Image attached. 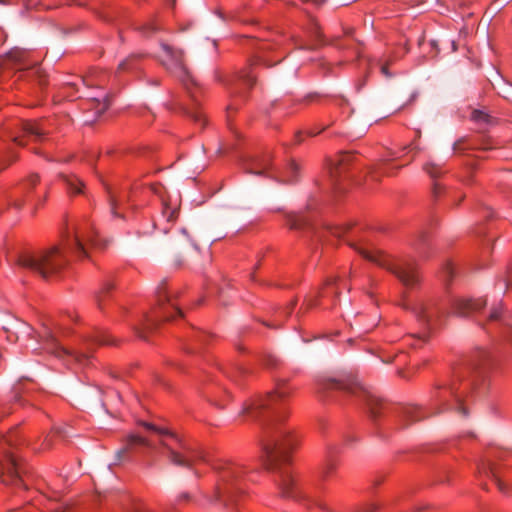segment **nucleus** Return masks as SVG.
Returning <instances> with one entry per match:
<instances>
[{"label":"nucleus","instance_id":"f257e3e1","mask_svg":"<svg viewBox=\"0 0 512 512\" xmlns=\"http://www.w3.org/2000/svg\"><path fill=\"white\" fill-rule=\"evenodd\" d=\"M288 395L289 390L280 386L274 393L245 406L243 413L254 420H264L261 437L264 465L267 470L277 473L275 482L282 496L296 499L301 496L299 489L291 473L280 467L287 461L288 452L294 445L291 431L282 426L284 416L278 411V403Z\"/></svg>","mask_w":512,"mask_h":512},{"label":"nucleus","instance_id":"f03ea898","mask_svg":"<svg viewBox=\"0 0 512 512\" xmlns=\"http://www.w3.org/2000/svg\"><path fill=\"white\" fill-rule=\"evenodd\" d=\"M317 392L324 395L329 390H340L365 401L370 418L376 422L382 410L386 409L381 400L367 390L351 373L324 375L316 380Z\"/></svg>","mask_w":512,"mask_h":512},{"label":"nucleus","instance_id":"7ed1b4c3","mask_svg":"<svg viewBox=\"0 0 512 512\" xmlns=\"http://www.w3.org/2000/svg\"><path fill=\"white\" fill-rule=\"evenodd\" d=\"M16 263L21 269L48 280L59 275L68 264V260L58 246H51L37 251L23 252L17 256Z\"/></svg>","mask_w":512,"mask_h":512},{"label":"nucleus","instance_id":"20e7f679","mask_svg":"<svg viewBox=\"0 0 512 512\" xmlns=\"http://www.w3.org/2000/svg\"><path fill=\"white\" fill-rule=\"evenodd\" d=\"M141 424L159 436L158 443L165 449V455L172 464L191 468L195 459L199 458L174 432L152 423L142 422Z\"/></svg>","mask_w":512,"mask_h":512},{"label":"nucleus","instance_id":"39448f33","mask_svg":"<svg viewBox=\"0 0 512 512\" xmlns=\"http://www.w3.org/2000/svg\"><path fill=\"white\" fill-rule=\"evenodd\" d=\"M365 259L389 270L397 279L408 288H414L420 283L418 264L412 260H400L397 263H390L379 250H368L351 245Z\"/></svg>","mask_w":512,"mask_h":512},{"label":"nucleus","instance_id":"423d86ee","mask_svg":"<svg viewBox=\"0 0 512 512\" xmlns=\"http://www.w3.org/2000/svg\"><path fill=\"white\" fill-rule=\"evenodd\" d=\"M7 445H10V440L0 443V481L5 485L25 487L22 477L26 471L14 455L7 450Z\"/></svg>","mask_w":512,"mask_h":512},{"label":"nucleus","instance_id":"0eeeda50","mask_svg":"<svg viewBox=\"0 0 512 512\" xmlns=\"http://www.w3.org/2000/svg\"><path fill=\"white\" fill-rule=\"evenodd\" d=\"M243 475V470L238 465L229 464L220 469V483L217 486L215 498L228 506L233 501V490H239L236 486Z\"/></svg>","mask_w":512,"mask_h":512},{"label":"nucleus","instance_id":"6e6552de","mask_svg":"<svg viewBox=\"0 0 512 512\" xmlns=\"http://www.w3.org/2000/svg\"><path fill=\"white\" fill-rule=\"evenodd\" d=\"M405 308L411 310L418 321L424 324H430L433 320L440 321L448 316V312L441 306L439 298L419 300L412 305H405Z\"/></svg>","mask_w":512,"mask_h":512},{"label":"nucleus","instance_id":"1a4fd4ad","mask_svg":"<svg viewBox=\"0 0 512 512\" xmlns=\"http://www.w3.org/2000/svg\"><path fill=\"white\" fill-rule=\"evenodd\" d=\"M28 51L12 48L0 58V81H4L16 71L29 69L33 64L28 60Z\"/></svg>","mask_w":512,"mask_h":512},{"label":"nucleus","instance_id":"9d476101","mask_svg":"<svg viewBox=\"0 0 512 512\" xmlns=\"http://www.w3.org/2000/svg\"><path fill=\"white\" fill-rule=\"evenodd\" d=\"M67 247L72 253L78 257H87V245L91 244L93 247H100V242L95 238V235L88 227H77L73 231V235L66 240Z\"/></svg>","mask_w":512,"mask_h":512},{"label":"nucleus","instance_id":"9b49d317","mask_svg":"<svg viewBox=\"0 0 512 512\" xmlns=\"http://www.w3.org/2000/svg\"><path fill=\"white\" fill-rule=\"evenodd\" d=\"M156 296L158 302V311L163 315L164 319L170 320L172 316L168 313V306L175 310L178 315L182 316V311L175 306L172 301L176 297L175 293H170L166 288V281L162 280L156 289Z\"/></svg>","mask_w":512,"mask_h":512},{"label":"nucleus","instance_id":"f8f14e48","mask_svg":"<svg viewBox=\"0 0 512 512\" xmlns=\"http://www.w3.org/2000/svg\"><path fill=\"white\" fill-rule=\"evenodd\" d=\"M161 48L165 53V58L161 59V63L167 69L180 70L183 74H186V68L184 66V51L182 49H175L172 46L161 43Z\"/></svg>","mask_w":512,"mask_h":512},{"label":"nucleus","instance_id":"ddd939ff","mask_svg":"<svg viewBox=\"0 0 512 512\" xmlns=\"http://www.w3.org/2000/svg\"><path fill=\"white\" fill-rule=\"evenodd\" d=\"M486 303V300L482 298L476 300L455 298L452 301L453 314L458 317H468L472 312L485 307Z\"/></svg>","mask_w":512,"mask_h":512},{"label":"nucleus","instance_id":"4468645a","mask_svg":"<svg viewBox=\"0 0 512 512\" xmlns=\"http://www.w3.org/2000/svg\"><path fill=\"white\" fill-rule=\"evenodd\" d=\"M101 395L102 391L100 388L90 385H78L73 391V396L79 403L93 405L99 402L104 407Z\"/></svg>","mask_w":512,"mask_h":512},{"label":"nucleus","instance_id":"2eb2a0df","mask_svg":"<svg viewBox=\"0 0 512 512\" xmlns=\"http://www.w3.org/2000/svg\"><path fill=\"white\" fill-rule=\"evenodd\" d=\"M136 445L145 446L151 449L155 448V444L151 439L137 434H130L126 438L125 445L116 452V459L121 461L124 455L132 450Z\"/></svg>","mask_w":512,"mask_h":512},{"label":"nucleus","instance_id":"dca6fc26","mask_svg":"<svg viewBox=\"0 0 512 512\" xmlns=\"http://www.w3.org/2000/svg\"><path fill=\"white\" fill-rule=\"evenodd\" d=\"M19 128L24 135L34 137L35 140H40L47 133L38 123L31 121L20 122Z\"/></svg>","mask_w":512,"mask_h":512},{"label":"nucleus","instance_id":"f3484780","mask_svg":"<svg viewBox=\"0 0 512 512\" xmlns=\"http://www.w3.org/2000/svg\"><path fill=\"white\" fill-rule=\"evenodd\" d=\"M114 285L110 281H106L103 283L102 287L95 293V302L97 307L100 310H103L106 302L111 297V291L113 290Z\"/></svg>","mask_w":512,"mask_h":512},{"label":"nucleus","instance_id":"a211bd4d","mask_svg":"<svg viewBox=\"0 0 512 512\" xmlns=\"http://www.w3.org/2000/svg\"><path fill=\"white\" fill-rule=\"evenodd\" d=\"M471 119L479 126L486 128L496 123V119L487 111L482 109H474L471 113Z\"/></svg>","mask_w":512,"mask_h":512},{"label":"nucleus","instance_id":"6ab92c4d","mask_svg":"<svg viewBox=\"0 0 512 512\" xmlns=\"http://www.w3.org/2000/svg\"><path fill=\"white\" fill-rule=\"evenodd\" d=\"M60 178L66 184L69 193L81 194L83 193L84 182L76 175L61 174Z\"/></svg>","mask_w":512,"mask_h":512},{"label":"nucleus","instance_id":"aec40b11","mask_svg":"<svg viewBox=\"0 0 512 512\" xmlns=\"http://www.w3.org/2000/svg\"><path fill=\"white\" fill-rule=\"evenodd\" d=\"M479 472H483L484 474H486L487 476L491 477L492 480L496 483L497 487L499 488L500 491H505V485L504 483L500 480L498 474H497V471H496V468L494 466V464L490 461H484L480 466H479Z\"/></svg>","mask_w":512,"mask_h":512},{"label":"nucleus","instance_id":"412c9836","mask_svg":"<svg viewBox=\"0 0 512 512\" xmlns=\"http://www.w3.org/2000/svg\"><path fill=\"white\" fill-rule=\"evenodd\" d=\"M90 109L94 110L97 117L101 116L109 107L110 102L108 97H93L89 100Z\"/></svg>","mask_w":512,"mask_h":512},{"label":"nucleus","instance_id":"4be33fe9","mask_svg":"<svg viewBox=\"0 0 512 512\" xmlns=\"http://www.w3.org/2000/svg\"><path fill=\"white\" fill-rule=\"evenodd\" d=\"M431 414L424 413L420 408L416 406H408L403 410V416L410 422H417L424 418L429 417Z\"/></svg>","mask_w":512,"mask_h":512},{"label":"nucleus","instance_id":"5701e85b","mask_svg":"<svg viewBox=\"0 0 512 512\" xmlns=\"http://www.w3.org/2000/svg\"><path fill=\"white\" fill-rule=\"evenodd\" d=\"M351 160V155L341 154L338 159L333 163L330 168V176L336 181L339 174H341L343 167Z\"/></svg>","mask_w":512,"mask_h":512},{"label":"nucleus","instance_id":"b1692460","mask_svg":"<svg viewBox=\"0 0 512 512\" xmlns=\"http://www.w3.org/2000/svg\"><path fill=\"white\" fill-rule=\"evenodd\" d=\"M45 348L50 353H53V354H55L56 356H59V357L62 356V355H70L71 354L68 350H66L65 348L61 347L59 345V343L57 342V340L52 335H50L46 339V341H45Z\"/></svg>","mask_w":512,"mask_h":512},{"label":"nucleus","instance_id":"393cba45","mask_svg":"<svg viewBox=\"0 0 512 512\" xmlns=\"http://www.w3.org/2000/svg\"><path fill=\"white\" fill-rule=\"evenodd\" d=\"M85 342L89 346L90 344H99V345H113L115 341L111 339L110 336L106 335L103 332H98L94 335L86 338Z\"/></svg>","mask_w":512,"mask_h":512},{"label":"nucleus","instance_id":"a878e982","mask_svg":"<svg viewBox=\"0 0 512 512\" xmlns=\"http://www.w3.org/2000/svg\"><path fill=\"white\" fill-rule=\"evenodd\" d=\"M287 220L291 229H302L308 224V219L299 214H289Z\"/></svg>","mask_w":512,"mask_h":512},{"label":"nucleus","instance_id":"bb28decb","mask_svg":"<svg viewBox=\"0 0 512 512\" xmlns=\"http://www.w3.org/2000/svg\"><path fill=\"white\" fill-rule=\"evenodd\" d=\"M465 143L464 139H460L456 141L453 145L454 151H462L464 150L463 144ZM465 149H479V150H490L492 149V146L488 144V141H483V143L479 146L476 145H469L468 147H465Z\"/></svg>","mask_w":512,"mask_h":512},{"label":"nucleus","instance_id":"cd10ccee","mask_svg":"<svg viewBox=\"0 0 512 512\" xmlns=\"http://www.w3.org/2000/svg\"><path fill=\"white\" fill-rule=\"evenodd\" d=\"M269 163L268 161H257L253 164V166L246 169V172L253 175H264L265 171L268 169Z\"/></svg>","mask_w":512,"mask_h":512},{"label":"nucleus","instance_id":"c85d7f7f","mask_svg":"<svg viewBox=\"0 0 512 512\" xmlns=\"http://www.w3.org/2000/svg\"><path fill=\"white\" fill-rule=\"evenodd\" d=\"M423 169L432 178H436V177L440 176L443 173L441 167L438 164L433 163V162L426 163L423 166Z\"/></svg>","mask_w":512,"mask_h":512},{"label":"nucleus","instance_id":"c756f323","mask_svg":"<svg viewBox=\"0 0 512 512\" xmlns=\"http://www.w3.org/2000/svg\"><path fill=\"white\" fill-rule=\"evenodd\" d=\"M506 319V313L502 311L501 307H493L489 314L490 321H504Z\"/></svg>","mask_w":512,"mask_h":512},{"label":"nucleus","instance_id":"7c9ffc66","mask_svg":"<svg viewBox=\"0 0 512 512\" xmlns=\"http://www.w3.org/2000/svg\"><path fill=\"white\" fill-rule=\"evenodd\" d=\"M239 80L242 81L248 87H252L255 83V77L250 74L249 71H242L239 75Z\"/></svg>","mask_w":512,"mask_h":512},{"label":"nucleus","instance_id":"2f4dec72","mask_svg":"<svg viewBox=\"0 0 512 512\" xmlns=\"http://www.w3.org/2000/svg\"><path fill=\"white\" fill-rule=\"evenodd\" d=\"M298 171V165L292 162L289 166V175L286 179L281 181L282 183H292L296 180V174Z\"/></svg>","mask_w":512,"mask_h":512},{"label":"nucleus","instance_id":"473e14b6","mask_svg":"<svg viewBox=\"0 0 512 512\" xmlns=\"http://www.w3.org/2000/svg\"><path fill=\"white\" fill-rule=\"evenodd\" d=\"M107 190H109L107 188ZM108 193L110 194V197H109V204H110V211H111V214L114 216V217H119V218H123L122 215H120L117 211H116V208H117V199L112 195V193L110 191H108Z\"/></svg>","mask_w":512,"mask_h":512},{"label":"nucleus","instance_id":"72a5a7b5","mask_svg":"<svg viewBox=\"0 0 512 512\" xmlns=\"http://www.w3.org/2000/svg\"><path fill=\"white\" fill-rule=\"evenodd\" d=\"M141 30L145 35H150L155 33L158 28L153 23H147L141 27Z\"/></svg>","mask_w":512,"mask_h":512},{"label":"nucleus","instance_id":"f704fd0d","mask_svg":"<svg viewBox=\"0 0 512 512\" xmlns=\"http://www.w3.org/2000/svg\"><path fill=\"white\" fill-rule=\"evenodd\" d=\"M187 115L193 119L195 122L204 123V119L202 114L199 111H188Z\"/></svg>","mask_w":512,"mask_h":512},{"label":"nucleus","instance_id":"c9c22d12","mask_svg":"<svg viewBox=\"0 0 512 512\" xmlns=\"http://www.w3.org/2000/svg\"><path fill=\"white\" fill-rule=\"evenodd\" d=\"M176 214V210H172L169 208H165V210L163 211V215L166 217L168 222L172 221L176 217Z\"/></svg>","mask_w":512,"mask_h":512},{"label":"nucleus","instance_id":"e433bc0d","mask_svg":"<svg viewBox=\"0 0 512 512\" xmlns=\"http://www.w3.org/2000/svg\"><path fill=\"white\" fill-rule=\"evenodd\" d=\"M443 274H444L445 280H450L452 278L453 268H452V266L450 264H447V265L444 266Z\"/></svg>","mask_w":512,"mask_h":512},{"label":"nucleus","instance_id":"4c0bfd02","mask_svg":"<svg viewBox=\"0 0 512 512\" xmlns=\"http://www.w3.org/2000/svg\"><path fill=\"white\" fill-rule=\"evenodd\" d=\"M136 58V56H131L125 60H123L120 64H119V69L120 70H125V69H128L130 67V63Z\"/></svg>","mask_w":512,"mask_h":512},{"label":"nucleus","instance_id":"58836bf2","mask_svg":"<svg viewBox=\"0 0 512 512\" xmlns=\"http://www.w3.org/2000/svg\"><path fill=\"white\" fill-rule=\"evenodd\" d=\"M38 182H39V175H37V174H32L27 179V185L31 186V187H34Z\"/></svg>","mask_w":512,"mask_h":512},{"label":"nucleus","instance_id":"ea45409f","mask_svg":"<svg viewBox=\"0 0 512 512\" xmlns=\"http://www.w3.org/2000/svg\"><path fill=\"white\" fill-rule=\"evenodd\" d=\"M51 512H73V511L66 505H58Z\"/></svg>","mask_w":512,"mask_h":512},{"label":"nucleus","instance_id":"a19ab883","mask_svg":"<svg viewBox=\"0 0 512 512\" xmlns=\"http://www.w3.org/2000/svg\"><path fill=\"white\" fill-rule=\"evenodd\" d=\"M74 358L76 361L82 362L83 360L88 359L89 355L85 352H80V353L75 354Z\"/></svg>","mask_w":512,"mask_h":512},{"label":"nucleus","instance_id":"79ce46f5","mask_svg":"<svg viewBox=\"0 0 512 512\" xmlns=\"http://www.w3.org/2000/svg\"><path fill=\"white\" fill-rule=\"evenodd\" d=\"M5 129L7 130V133H8V134H10V135H12V136H13V137H12V140H13L15 143H17V144H19V145H24V144L19 140V137H18V136H16V135H14V132L12 131V129H11L10 127H6Z\"/></svg>","mask_w":512,"mask_h":512},{"label":"nucleus","instance_id":"37998d69","mask_svg":"<svg viewBox=\"0 0 512 512\" xmlns=\"http://www.w3.org/2000/svg\"><path fill=\"white\" fill-rule=\"evenodd\" d=\"M511 0H495L494 4H498L497 9H502L506 4H508Z\"/></svg>","mask_w":512,"mask_h":512},{"label":"nucleus","instance_id":"c03bdc74","mask_svg":"<svg viewBox=\"0 0 512 512\" xmlns=\"http://www.w3.org/2000/svg\"><path fill=\"white\" fill-rule=\"evenodd\" d=\"M457 410L462 413L463 416H467L468 415V412L466 410L465 407L462 406L460 400H458V404H457Z\"/></svg>","mask_w":512,"mask_h":512},{"label":"nucleus","instance_id":"a18cd8bd","mask_svg":"<svg viewBox=\"0 0 512 512\" xmlns=\"http://www.w3.org/2000/svg\"><path fill=\"white\" fill-rule=\"evenodd\" d=\"M381 72L386 76V77H391V74L389 73L388 71V68H387V64L384 63V64H381Z\"/></svg>","mask_w":512,"mask_h":512},{"label":"nucleus","instance_id":"49530a36","mask_svg":"<svg viewBox=\"0 0 512 512\" xmlns=\"http://www.w3.org/2000/svg\"><path fill=\"white\" fill-rule=\"evenodd\" d=\"M24 205V201L22 200H15L13 201L12 203V206L15 207L16 209H21Z\"/></svg>","mask_w":512,"mask_h":512},{"label":"nucleus","instance_id":"de8ad7c7","mask_svg":"<svg viewBox=\"0 0 512 512\" xmlns=\"http://www.w3.org/2000/svg\"><path fill=\"white\" fill-rule=\"evenodd\" d=\"M146 322H147V324H146L147 329H151L155 325V320L153 318L147 317Z\"/></svg>","mask_w":512,"mask_h":512},{"label":"nucleus","instance_id":"09e8293b","mask_svg":"<svg viewBox=\"0 0 512 512\" xmlns=\"http://www.w3.org/2000/svg\"><path fill=\"white\" fill-rule=\"evenodd\" d=\"M477 366H478V363H477V362H475V361H471V362L468 364V366L466 367V370H467L468 372H470V371H472V370L476 369V367H477Z\"/></svg>","mask_w":512,"mask_h":512},{"label":"nucleus","instance_id":"8fccbe9b","mask_svg":"<svg viewBox=\"0 0 512 512\" xmlns=\"http://www.w3.org/2000/svg\"><path fill=\"white\" fill-rule=\"evenodd\" d=\"M331 232H332V234H333V235H335V236H337V237H340V236H341V234H342V232H343V229H342V228L337 227V228H333V229H331Z\"/></svg>","mask_w":512,"mask_h":512},{"label":"nucleus","instance_id":"3c124183","mask_svg":"<svg viewBox=\"0 0 512 512\" xmlns=\"http://www.w3.org/2000/svg\"><path fill=\"white\" fill-rule=\"evenodd\" d=\"M129 512H148V510L144 507L137 506L132 508Z\"/></svg>","mask_w":512,"mask_h":512},{"label":"nucleus","instance_id":"603ef678","mask_svg":"<svg viewBox=\"0 0 512 512\" xmlns=\"http://www.w3.org/2000/svg\"><path fill=\"white\" fill-rule=\"evenodd\" d=\"M379 172L381 174H389L388 170L385 168V163L381 164V166L379 167Z\"/></svg>","mask_w":512,"mask_h":512},{"label":"nucleus","instance_id":"864d4df0","mask_svg":"<svg viewBox=\"0 0 512 512\" xmlns=\"http://www.w3.org/2000/svg\"><path fill=\"white\" fill-rule=\"evenodd\" d=\"M188 500L190 499V495L188 493H182L180 496H179V500Z\"/></svg>","mask_w":512,"mask_h":512},{"label":"nucleus","instance_id":"5fc2aeb1","mask_svg":"<svg viewBox=\"0 0 512 512\" xmlns=\"http://www.w3.org/2000/svg\"><path fill=\"white\" fill-rule=\"evenodd\" d=\"M344 32H345V34H346V35H348V36H349V35H351V34H352L353 29H352V28H350V27H348V28H345V29H344Z\"/></svg>","mask_w":512,"mask_h":512},{"label":"nucleus","instance_id":"6e6d98bb","mask_svg":"<svg viewBox=\"0 0 512 512\" xmlns=\"http://www.w3.org/2000/svg\"><path fill=\"white\" fill-rule=\"evenodd\" d=\"M439 189H440L439 185H438V184H435V185H434V188H433V193H434V195H437V194H438Z\"/></svg>","mask_w":512,"mask_h":512},{"label":"nucleus","instance_id":"4d7b16f0","mask_svg":"<svg viewBox=\"0 0 512 512\" xmlns=\"http://www.w3.org/2000/svg\"><path fill=\"white\" fill-rule=\"evenodd\" d=\"M137 334L140 338L145 339L144 332L142 330H137Z\"/></svg>","mask_w":512,"mask_h":512},{"label":"nucleus","instance_id":"13d9d810","mask_svg":"<svg viewBox=\"0 0 512 512\" xmlns=\"http://www.w3.org/2000/svg\"><path fill=\"white\" fill-rule=\"evenodd\" d=\"M374 509H375V507L370 506V507L365 508L362 512H372Z\"/></svg>","mask_w":512,"mask_h":512},{"label":"nucleus","instance_id":"bf43d9fd","mask_svg":"<svg viewBox=\"0 0 512 512\" xmlns=\"http://www.w3.org/2000/svg\"><path fill=\"white\" fill-rule=\"evenodd\" d=\"M424 237H425V232H421L419 234V239L422 241L424 239Z\"/></svg>","mask_w":512,"mask_h":512},{"label":"nucleus","instance_id":"052dcab7","mask_svg":"<svg viewBox=\"0 0 512 512\" xmlns=\"http://www.w3.org/2000/svg\"><path fill=\"white\" fill-rule=\"evenodd\" d=\"M181 233H182L184 236H187V230H186V229H182V230H181Z\"/></svg>","mask_w":512,"mask_h":512},{"label":"nucleus","instance_id":"680f3d73","mask_svg":"<svg viewBox=\"0 0 512 512\" xmlns=\"http://www.w3.org/2000/svg\"><path fill=\"white\" fill-rule=\"evenodd\" d=\"M0 4H8V1L7 0H0Z\"/></svg>","mask_w":512,"mask_h":512},{"label":"nucleus","instance_id":"e2e57ef3","mask_svg":"<svg viewBox=\"0 0 512 512\" xmlns=\"http://www.w3.org/2000/svg\"><path fill=\"white\" fill-rule=\"evenodd\" d=\"M334 281H335V279H332V278H331V279L327 280V284H331V283H333Z\"/></svg>","mask_w":512,"mask_h":512},{"label":"nucleus","instance_id":"0e129e2a","mask_svg":"<svg viewBox=\"0 0 512 512\" xmlns=\"http://www.w3.org/2000/svg\"><path fill=\"white\" fill-rule=\"evenodd\" d=\"M294 303L291 304V307H290V310H289V313L293 310V307H294Z\"/></svg>","mask_w":512,"mask_h":512},{"label":"nucleus","instance_id":"69168bd1","mask_svg":"<svg viewBox=\"0 0 512 512\" xmlns=\"http://www.w3.org/2000/svg\"><path fill=\"white\" fill-rule=\"evenodd\" d=\"M192 246H193L195 249H198V247H197L196 243H194V242H193V243H192Z\"/></svg>","mask_w":512,"mask_h":512},{"label":"nucleus","instance_id":"338daca9","mask_svg":"<svg viewBox=\"0 0 512 512\" xmlns=\"http://www.w3.org/2000/svg\"><path fill=\"white\" fill-rule=\"evenodd\" d=\"M230 378H232L233 380H236V376L235 375H230Z\"/></svg>","mask_w":512,"mask_h":512},{"label":"nucleus","instance_id":"774afa93","mask_svg":"<svg viewBox=\"0 0 512 512\" xmlns=\"http://www.w3.org/2000/svg\"><path fill=\"white\" fill-rule=\"evenodd\" d=\"M464 197H465V196H464V195H462V196L460 197V199H459V202H461V201L464 199Z\"/></svg>","mask_w":512,"mask_h":512}]
</instances>
